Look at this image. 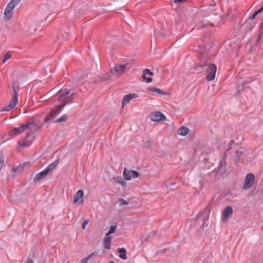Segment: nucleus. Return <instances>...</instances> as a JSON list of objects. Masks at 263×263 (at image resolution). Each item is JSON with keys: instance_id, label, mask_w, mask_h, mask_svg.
<instances>
[{"instance_id": "obj_15", "label": "nucleus", "mask_w": 263, "mask_h": 263, "mask_svg": "<svg viewBox=\"0 0 263 263\" xmlns=\"http://www.w3.org/2000/svg\"><path fill=\"white\" fill-rule=\"evenodd\" d=\"M256 24L255 22H251L247 20L246 22L243 24L242 27L243 29L246 31H251L253 28L255 27Z\"/></svg>"}, {"instance_id": "obj_18", "label": "nucleus", "mask_w": 263, "mask_h": 263, "mask_svg": "<svg viewBox=\"0 0 263 263\" xmlns=\"http://www.w3.org/2000/svg\"><path fill=\"white\" fill-rule=\"evenodd\" d=\"M233 213V208L231 206H226L223 210V219L228 218Z\"/></svg>"}, {"instance_id": "obj_2", "label": "nucleus", "mask_w": 263, "mask_h": 263, "mask_svg": "<svg viewBox=\"0 0 263 263\" xmlns=\"http://www.w3.org/2000/svg\"><path fill=\"white\" fill-rule=\"evenodd\" d=\"M12 89L14 93L13 97L11 98L9 104L1 109V111H9L15 107L18 102V96L20 89L18 85L16 83H13L12 84Z\"/></svg>"}, {"instance_id": "obj_13", "label": "nucleus", "mask_w": 263, "mask_h": 263, "mask_svg": "<svg viewBox=\"0 0 263 263\" xmlns=\"http://www.w3.org/2000/svg\"><path fill=\"white\" fill-rule=\"evenodd\" d=\"M127 64H121L116 65L114 68V70L117 73V74L122 75L125 73V70L127 68Z\"/></svg>"}, {"instance_id": "obj_5", "label": "nucleus", "mask_w": 263, "mask_h": 263, "mask_svg": "<svg viewBox=\"0 0 263 263\" xmlns=\"http://www.w3.org/2000/svg\"><path fill=\"white\" fill-rule=\"evenodd\" d=\"M217 67L214 63H211L208 65L206 69L207 75L206 80L208 81H211L215 79Z\"/></svg>"}, {"instance_id": "obj_21", "label": "nucleus", "mask_w": 263, "mask_h": 263, "mask_svg": "<svg viewBox=\"0 0 263 263\" xmlns=\"http://www.w3.org/2000/svg\"><path fill=\"white\" fill-rule=\"evenodd\" d=\"M126 250L125 248H118V253H119V257L123 259H126L127 258L126 256Z\"/></svg>"}, {"instance_id": "obj_27", "label": "nucleus", "mask_w": 263, "mask_h": 263, "mask_svg": "<svg viewBox=\"0 0 263 263\" xmlns=\"http://www.w3.org/2000/svg\"><path fill=\"white\" fill-rule=\"evenodd\" d=\"M147 89L151 91L157 92L159 95H165L168 93L167 92H164L161 89L156 87H149Z\"/></svg>"}, {"instance_id": "obj_31", "label": "nucleus", "mask_w": 263, "mask_h": 263, "mask_svg": "<svg viewBox=\"0 0 263 263\" xmlns=\"http://www.w3.org/2000/svg\"><path fill=\"white\" fill-rule=\"evenodd\" d=\"M99 252V249H97L96 250H95V251H93V252H92L91 254H90L86 258H84L85 259H86V260H88V259H89L90 258H91V257H92V256L95 255V254H98Z\"/></svg>"}, {"instance_id": "obj_46", "label": "nucleus", "mask_w": 263, "mask_h": 263, "mask_svg": "<svg viewBox=\"0 0 263 263\" xmlns=\"http://www.w3.org/2000/svg\"><path fill=\"white\" fill-rule=\"evenodd\" d=\"M205 65H202V64H201V65H199L198 66H196V69H197L198 67H201V68H203L205 66Z\"/></svg>"}, {"instance_id": "obj_4", "label": "nucleus", "mask_w": 263, "mask_h": 263, "mask_svg": "<svg viewBox=\"0 0 263 263\" xmlns=\"http://www.w3.org/2000/svg\"><path fill=\"white\" fill-rule=\"evenodd\" d=\"M231 144H230V145L229 147L227 149V151L226 152L224 155L223 157V158L221 159V160L220 161L219 165H218V172L220 174H223L226 172V165H227V162L226 161V159L227 158V154H228L229 152L232 149V144H234V142L233 140H231Z\"/></svg>"}, {"instance_id": "obj_40", "label": "nucleus", "mask_w": 263, "mask_h": 263, "mask_svg": "<svg viewBox=\"0 0 263 263\" xmlns=\"http://www.w3.org/2000/svg\"><path fill=\"white\" fill-rule=\"evenodd\" d=\"M25 263H33V260L30 258H28Z\"/></svg>"}, {"instance_id": "obj_7", "label": "nucleus", "mask_w": 263, "mask_h": 263, "mask_svg": "<svg viewBox=\"0 0 263 263\" xmlns=\"http://www.w3.org/2000/svg\"><path fill=\"white\" fill-rule=\"evenodd\" d=\"M15 6H16L12 4V3L9 2L4 12V18L6 21H8L12 17L13 13V9Z\"/></svg>"}, {"instance_id": "obj_14", "label": "nucleus", "mask_w": 263, "mask_h": 263, "mask_svg": "<svg viewBox=\"0 0 263 263\" xmlns=\"http://www.w3.org/2000/svg\"><path fill=\"white\" fill-rule=\"evenodd\" d=\"M38 122L37 120L29 122L26 124H21V126L24 132L26 129H32L33 127L37 125Z\"/></svg>"}, {"instance_id": "obj_37", "label": "nucleus", "mask_w": 263, "mask_h": 263, "mask_svg": "<svg viewBox=\"0 0 263 263\" xmlns=\"http://www.w3.org/2000/svg\"><path fill=\"white\" fill-rule=\"evenodd\" d=\"M175 182H173V183H171L170 184H169L168 185H167L166 187H167V189L171 190H175L176 187H172V186L173 185H175Z\"/></svg>"}, {"instance_id": "obj_48", "label": "nucleus", "mask_w": 263, "mask_h": 263, "mask_svg": "<svg viewBox=\"0 0 263 263\" xmlns=\"http://www.w3.org/2000/svg\"><path fill=\"white\" fill-rule=\"evenodd\" d=\"M253 14L256 16L257 14H259V13L258 12L257 10H256L253 13Z\"/></svg>"}, {"instance_id": "obj_29", "label": "nucleus", "mask_w": 263, "mask_h": 263, "mask_svg": "<svg viewBox=\"0 0 263 263\" xmlns=\"http://www.w3.org/2000/svg\"><path fill=\"white\" fill-rule=\"evenodd\" d=\"M11 57V54L10 52H7L4 55L3 59V63H4L7 60Z\"/></svg>"}, {"instance_id": "obj_39", "label": "nucleus", "mask_w": 263, "mask_h": 263, "mask_svg": "<svg viewBox=\"0 0 263 263\" xmlns=\"http://www.w3.org/2000/svg\"><path fill=\"white\" fill-rule=\"evenodd\" d=\"M186 1V0H173V2L175 3L178 4V3H183Z\"/></svg>"}, {"instance_id": "obj_22", "label": "nucleus", "mask_w": 263, "mask_h": 263, "mask_svg": "<svg viewBox=\"0 0 263 263\" xmlns=\"http://www.w3.org/2000/svg\"><path fill=\"white\" fill-rule=\"evenodd\" d=\"M189 129L185 126H182L178 129V134L181 136H185L189 132Z\"/></svg>"}, {"instance_id": "obj_20", "label": "nucleus", "mask_w": 263, "mask_h": 263, "mask_svg": "<svg viewBox=\"0 0 263 263\" xmlns=\"http://www.w3.org/2000/svg\"><path fill=\"white\" fill-rule=\"evenodd\" d=\"M137 96V95L135 93H130L125 96L123 99L122 102V106H124L125 103H128L132 99L136 98Z\"/></svg>"}, {"instance_id": "obj_16", "label": "nucleus", "mask_w": 263, "mask_h": 263, "mask_svg": "<svg viewBox=\"0 0 263 263\" xmlns=\"http://www.w3.org/2000/svg\"><path fill=\"white\" fill-rule=\"evenodd\" d=\"M23 133V129L21 125L18 127H14L12 130H10L8 135L11 137H14L15 136L18 135Z\"/></svg>"}, {"instance_id": "obj_30", "label": "nucleus", "mask_w": 263, "mask_h": 263, "mask_svg": "<svg viewBox=\"0 0 263 263\" xmlns=\"http://www.w3.org/2000/svg\"><path fill=\"white\" fill-rule=\"evenodd\" d=\"M146 73H143L142 76V78L146 83H150L152 81V78L151 77L147 78L146 77Z\"/></svg>"}, {"instance_id": "obj_6", "label": "nucleus", "mask_w": 263, "mask_h": 263, "mask_svg": "<svg viewBox=\"0 0 263 263\" xmlns=\"http://www.w3.org/2000/svg\"><path fill=\"white\" fill-rule=\"evenodd\" d=\"M255 180L254 176L252 173H249L245 177V182L242 189L246 190L250 189L254 184Z\"/></svg>"}, {"instance_id": "obj_26", "label": "nucleus", "mask_w": 263, "mask_h": 263, "mask_svg": "<svg viewBox=\"0 0 263 263\" xmlns=\"http://www.w3.org/2000/svg\"><path fill=\"white\" fill-rule=\"evenodd\" d=\"M250 82L249 81H243L241 83V85L240 86H238L237 87V94L239 95L240 92L242 91L245 88L247 87V84L250 83Z\"/></svg>"}, {"instance_id": "obj_36", "label": "nucleus", "mask_w": 263, "mask_h": 263, "mask_svg": "<svg viewBox=\"0 0 263 263\" xmlns=\"http://www.w3.org/2000/svg\"><path fill=\"white\" fill-rule=\"evenodd\" d=\"M256 16L253 13L252 15H251L248 19L247 20L251 21V22H255L254 21V18H255Z\"/></svg>"}, {"instance_id": "obj_33", "label": "nucleus", "mask_w": 263, "mask_h": 263, "mask_svg": "<svg viewBox=\"0 0 263 263\" xmlns=\"http://www.w3.org/2000/svg\"><path fill=\"white\" fill-rule=\"evenodd\" d=\"M119 201V202H120V206H123V205H128V203L125 200H124L123 198H120Z\"/></svg>"}, {"instance_id": "obj_45", "label": "nucleus", "mask_w": 263, "mask_h": 263, "mask_svg": "<svg viewBox=\"0 0 263 263\" xmlns=\"http://www.w3.org/2000/svg\"><path fill=\"white\" fill-rule=\"evenodd\" d=\"M30 164V163L29 162H26L24 163L22 165L24 166V167L26 166H29Z\"/></svg>"}, {"instance_id": "obj_10", "label": "nucleus", "mask_w": 263, "mask_h": 263, "mask_svg": "<svg viewBox=\"0 0 263 263\" xmlns=\"http://www.w3.org/2000/svg\"><path fill=\"white\" fill-rule=\"evenodd\" d=\"M151 119L154 122H158L164 120L166 117L160 111H155L150 115Z\"/></svg>"}, {"instance_id": "obj_24", "label": "nucleus", "mask_w": 263, "mask_h": 263, "mask_svg": "<svg viewBox=\"0 0 263 263\" xmlns=\"http://www.w3.org/2000/svg\"><path fill=\"white\" fill-rule=\"evenodd\" d=\"M24 168V166L22 164H20L18 166H16L15 167L12 168V172L15 174H20L21 173Z\"/></svg>"}, {"instance_id": "obj_41", "label": "nucleus", "mask_w": 263, "mask_h": 263, "mask_svg": "<svg viewBox=\"0 0 263 263\" xmlns=\"http://www.w3.org/2000/svg\"><path fill=\"white\" fill-rule=\"evenodd\" d=\"M216 5V2H215V0H213L211 4L210 5V6H215Z\"/></svg>"}, {"instance_id": "obj_9", "label": "nucleus", "mask_w": 263, "mask_h": 263, "mask_svg": "<svg viewBox=\"0 0 263 263\" xmlns=\"http://www.w3.org/2000/svg\"><path fill=\"white\" fill-rule=\"evenodd\" d=\"M139 173L136 171H129L124 168L123 172V176L125 180H130L132 178H136L138 177Z\"/></svg>"}, {"instance_id": "obj_23", "label": "nucleus", "mask_w": 263, "mask_h": 263, "mask_svg": "<svg viewBox=\"0 0 263 263\" xmlns=\"http://www.w3.org/2000/svg\"><path fill=\"white\" fill-rule=\"evenodd\" d=\"M112 179L115 182H116L124 186H126V183L125 181H124V180L123 179L122 177H121V176L114 177H113Z\"/></svg>"}, {"instance_id": "obj_44", "label": "nucleus", "mask_w": 263, "mask_h": 263, "mask_svg": "<svg viewBox=\"0 0 263 263\" xmlns=\"http://www.w3.org/2000/svg\"><path fill=\"white\" fill-rule=\"evenodd\" d=\"M257 10L259 13L262 12L263 11V6Z\"/></svg>"}, {"instance_id": "obj_50", "label": "nucleus", "mask_w": 263, "mask_h": 263, "mask_svg": "<svg viewBox=\"0 0 263 263\" xmlns=\"http://www.w3.org/2000/svg\"><path fill=\"white\" fill-rule=\"evenodd\" d=\"M110 263H114L113 261H110Z\"/></svg>"}, {"instance_id": "obj_28", "label": "nucleus", "mask_w": 263, "mask_h": 263, "mask_svg": "<svg viewBox=\"0 0 263 263\" xmlns=\"http://www.w3.org/2000/svg\"><path fill=\"white\" fill-rule=\"evenodd\" d=\"M116 228H117V226H111L110 227V229H109V230L108 231V232L106 234V235H107V236H110V235L111 234H112L114 233L116 230Z\"/></svg>"}, {"instance_id": "obj_38", "label": "nucleus", "mask_w": 263, "mask_h": 263, "mask_svg": "<svg viewBox=\"0 0 263 263\" xmlns=\"http://www.w3.org/2000/svg\"><path fill=\"white\" fill-rule=\"evenodd\" d=\"M21 1V0H11L10 2L16 6Z\"/></svg>"}, {"instance_id": "obj_11", "label": "nucleus", "mask_w": 263, "mask_h": 263, "mask_svg": "<svg viewBox=\"0 0 263 263\" xmlns=\"http://www.w3.org/2000/svg\"><path fill=\"white\" fill-rule=\"evenodd\" d=\"M33 139H34V137H33V133H31V134L28 133V134H27L23 143L21 144V142L18 141L17 142V144L21 146H23V147H28L29 145V142L32 141Z\"/></svg>"}, {"instance_id": "obj_8", "label": "nucleus", "mask_w": 263, "mask_h": 263, "mask_svg": "<svg viewBox=\"0 0 263 263\" xmlns=\"http://www.w3.org/2000/svg\"><path fill=\"white\" fill-rule=\"evenodd\" d=\"M245 152V148L243 147H239L235 151L233 157L236 163H239L241 161Z\"/></svg>"}, {"instance_id": "obj_3", "label": "nucleus", "mask_w": 263, "mask_h": 263, "mask_svg": "<svg viewBox=\"0 0 263 263\" xmlns=\"http://www.w3.org/2000/svg\"><path fill=\"white\" fill-rule=\"evenodd\" d=\"M58 100L59 102H63L64 103H71L74 99V93H70L69 90L67 88L61 89L59 91Z\"/></svg>"}, {"instance_id": "obj_19", "label": "nucleus", "mask_w": 263, "mask_h": 263, "mask_svg": "<svg viewBox=\"0 0 263 263\" xmlns=\"http://www.w3.org/2000/svg\"><path fill=\"white\" fill-rule=\"evenodd\" d=\"M111 236H107L105 235V236L104 238L103 244L104 249H110V245H111Z\"/></svg>"}, {"instance_id": "obj_32", "label": "nucleus", "mask_w": 263, "mask_h": 263, "mask_svg": "<svg viewBox=\"0 0 263 263\" xmlns=\"http://www.w3.org/2000/svg\"><path fill=\"white\" fill-rule=\"evenodd\" d=\"M4 165V156L2 152L0 153V170Z\"/></svg>"}, {"instance_id": "obj_47", "label": "nucleus", "mask_w": 263, "mask_h": 263, "mask_svg": "<svg viewBox=\"0 0 263 263\" xmlns=\"http://www.w3.org/2000/svg\"><path fill=\"white\" fill-rule=\"evenodd\" d=\"M253 14L256 16L257 14H259V13L258 12L257 10H256L253 13Z\"/></svg>"}, {"instance_id": "obj_1", "label": "nucleus", "mask_w": 263, "mask_h": 263, "mask_svg": "<svg viewBox=\"0 0 263 263\" xmlns=\"http://www.w3.org/2000/svg\"><path fill=\"white\" fill-rule=\"evenodd\" d=\"M66 104L67 103H64L62 105H59L52 109L50 112L45 118L44 122L47 123L50 120L52 123H62L66 122L68 119V116L66 114L63 115L57 120H54V119L55 117L61 112L62 109Z\"/></svg>"}, {"instance_id": "obj_25", "label": "nucleus", "mask_w": 263, "mask_h": 263, "mask_svg": "<svg viewBox=\"0 0 263 263\" xmlns=\"http://www.w3.org/2000/svg\"><path fill=\"white\" fill-rule=\"evenodd\" d=\"M59 159L55 160L54 162L49 164L45 169L47 171V172L49 173L50 172L53 168L57 166L58 164Z\"/></svg>"}, {"instance_id": "obj_42", "label": "nucleus", "mask_w": 263, "mask_h": 263, "mask_svg": "<svg viewBox=\"0 0 263 263\" xmlns=\"http://www.w3.org/2000/svg\"><path fill=\"white\" fill-rule=\"evenodd\" d=\"M86 259L83 258L79 263H87Z\"/></svg>"}, {"instance_id": "obj_17", "label": "nucleus", "mask_w": 263, "mask_h": 263, "mask_svg": "<svg viewBox=\"0 0 263 263\" xmlns=\"http://www.w3.org/2000/svg\"><path fill=\"white\" fill-rule=\"evenodd\" d=\"M48 173L47 172V171L46 170V169L44 170L43 171L37 173L33 178V181L34 182H38L42 179L45 177L47 175Z\"/></svg>"}, {"instance_id": "obj_35", "label": "nucleus", "mask_w": 263, "mask_h": 263, "mask_svg": "<svg viewBox=\"0 0 263 263\" xmlns=\"http://www.w3.org/2000/svg\"><path fill=\"white\" fill-rule=\"evenodd\" d=\"M89 222V219H86L82 224V229H84Z\"/></svg>"}, {"instance_id": "obj_49", "label": "nucleus", "mask_w": 263, "mask_h": 263, "mask_svg": "<svg viewBox=\"0 0 263 263\" xmlns=\"http://www.w3.org/2000/svg\"><path fill=\"white\" fill-rule=\"evenodd\" d=\"M108 80V78H105V79H104L102 80H101V81H102V82H103V81H106V80Z\"/></svg>"}, {"instance_id": "obj_34", "label": "nucleus", "mask_w": 263, "mask_h": 263, "mask_svg": "<svg viewBox=\"0 0 263 263\" xmlns=\"http://www.w3.org/2000/svg\"><path fill=\"white\" fill-rule=\"evenodd\" d=\"M143 73H146V74H149L150 76H153L154 75V73L148 69H145L143 71Z\"/></svg>"}, {"instance_id": "obj_12", "label": "nucleus", "mask_w": 263, "mask_h": 263, "mask_svg": "<svg viewBox=\"0 0 263 263\" xmlns=\"http://www.w3.org/2000/svg\"><path fill=\"white\" fill-rule=\"evenodd\" d=\"M84 193L82 190L78 191L74 197V203L81 204L83 202Z\"/></svg>"}, {"instance_id": "obj_43", "label": "nucleus", "mask_w": 263, "mask_h": 263, "mask_svg": "<svg viewBox=\"0 0 263 263\" xmlns=\"http://www.w3.org/2000/svg\"><path fill=\"white\" fill-rule=\"evenodd\" d=\"M197 25H201L203 26V27H205L207 26L208 25L204 24H203L202 22H199Z\"/></svg>"}]
</instances>
